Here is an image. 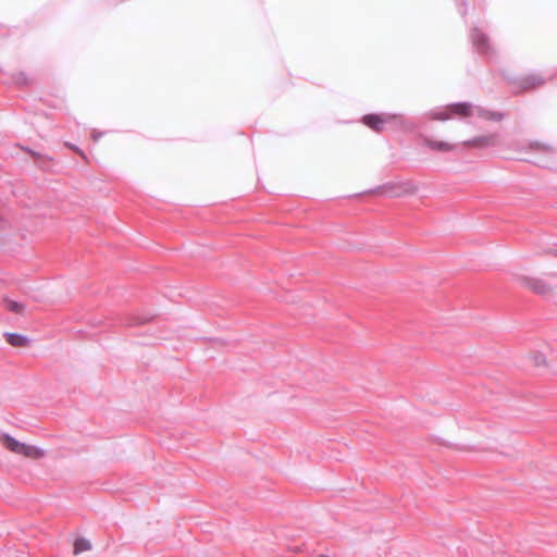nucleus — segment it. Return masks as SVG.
Here are the masks:
<instances>
[{
    "instance_id": "2eb2a0df",
    "label": "nucleus",
    "mask_w": 557,
    "mask_h": 557,
    "mask_svg": "<svg viewBox=\"0 0 557 557\" xmlns=\"http://www.w3.org/2000/svg\"><path fill=\"white\" fill-rule=\"evenodd\" d=\"M91 548V544L88 540L77 539L74 542V554L78 555L83 552L89 550Z\"/></svg>"
},
{
    "instance_id": "4468645a",
    "label": "nucleus",
    "mask_w": 557,
    "mask_h": 557,
    "mask_svg": "<svg viewBox=\"0 0 557 557\" xmlns=\"http://www.w3.org/2000/svg\"><path fill=\"white\" fill-rule=\"evenodd\" d=\"M478 115L485 120L495 121V122H499L504 117V115L500 112L488 111V110H483V109L478 111Z\"/></svg>"
},
{
    "instance_id": "1a4fd4ad",
    "label": "nucleus",
    "mask_w": 557,
    "mask_h": 557,
    "mask_svg": "<svg viewBox=\"0 0 557 557\" xmlns=\"http://www.w3.org/2000/svg\"><path fill=\"white\" fill-rule=\"evenodd\" d=\"M543 84H544V79L541 76L535 75V74L525 76L520 82V86L523 89H533V88L539 87V86H541Z\"/></svg>"
},
{
    "instance_id": "423d86ee",
    "label": "nucleus",
    "mask_w": 557,
    "mask_h": 557,
    "mask_svg": "<svg viewBox=\"0 0 557 557\" xmlns=\"http://www.w3.org/2000/svg\"><path fill=\"white\" fill-rule=\"evenodd\" d=\"M496 134L478 136L474 137L473 139L465 141L463 146L468 148H485L488 146H493L496 143Z\"/></svg>"
},
{
    "instance_id": "0eeeda50",
    "label": "nucleus",
    "mask_w": 557,
    "mask_h": 557,
    "mask_svg": "<svg viewBox=\"0 0 557 557\" xmlns=\"http://www.w3.org/2000/svg\"><path fill=\"white\" fill-rule=\"evenodd\" d=\"M527 149L530 152L542 153L545 156L553 154L555 152V149L552 145L537 140L529 143Z\"/></svg>"
},
{
    "instance_id": "9b49d317",
    "label": "nucleus",
    "mask_w": 557,
    "mask_h": 557,
    "mask_svg": "<svg viewBox=\"0 0 557 557\" xmlns=\"http://www.w3.org/2000/svg\"><path fill=\"white\" fill-rule=\"evenodd\" d=\"M5 338L13 347H25L28 345V338L17 333H7Z\"/></svg>"
},
{
    "instance_id": "9d476101",
    "label": "nucleus",
    "mask_w": 557,
    "mask_h": 557,
    "mask_svg": "<svg viewBox=\"0 0 557 557\" xmlns=\"http://www.w3.org/2000/svg\"><path fill=\"white\" fill-rule=\"evenodd\" d=\"M529 361L537 368L548 367V360L544 352L534 350L529 355Z\"/></svg>"
},
{
    "instance_id": "ddd939ff",
    "label": "nucleus",
    "mask_w": 557,
    "mask_h": 557,
    "mask_svg": "<svg viewBox=\"0 0 557 557\" xmlns=\"http://www.w3.org/2000/svg\"><path fill=\"white\" fill-rule=\"evenodd\" d=\"M3 304H4L5 309L11 311V312H14V313H17V314H21V313L24 312L25 306L23 304H21V302H17V301L12 300V299H4Z\"/></svg>"
},
{
    "instance_id": "39448f33",
    "label": "nucleus",
    "mask_w": 557,
    "mask_h": 557,
    "mask_svg": "<svg viewBox=\"0 0 557 557\" xmlns=\"http://www.w3.org/2000/svg\"><path fill=\"white\" fill-rule=\"evenodd\" d=\"M453 117L466 119L474 113V107L470 102H457L449 104Z\"/></svg>"
},
{
    "instance_id": "dca6fc26",
    "label": "nucleus",
    "mask_w": 557,
    "mask_h": 557,
    "mask_svg": "<svg viewBox=\"0 0 557 557\" xmlns=\"http://www.w3.org/2000/svg\"><path fill=\"white\" fill-rule=\"evenodd\" d=\"M69 147L73 149L76 153H78L83 159L87 160L85 153L78 147L72 145H69Z\"/></svg>"
},
{
    "instance_id": "f03ea898",
    "label": "nucleus",
    "mask_w": 557,
    "mask_h": 557,
    "mask_svg": "<svg viewBox=\"0 0 557 557\" xmlns=\"http://www.w3.org/2000/svg\"><path fill=\"white\" fill-rule=\"evenodd\" d=\"M0 442L2 446L11 453L21 455L28 459L37 460L45 456V451L41 448L22 443L8 434L2 435Z\"/></svg>"
},
{
    "instance_id": "7ed1b4c3",
    "label": "nucleus",
    "mask_w": 557,
    "mask_h": 557,
    "mask_svg": "<svg viewBox=\"0 0 557 557\" xmlns=\"http://www.w3.org/2000/svg\"><path fill=\"white\" fill-rule=\"evenodd\" d=\"M382 190L388 196L401 197L416 194L418 186L410 180L394 181L383 185Z\"/></svg>"
},
{
    "instance_id": "f3484780",
    "label": "nucleus",
    "mask_w": 557,
    "mask_h": 557,
    "mask_svg": "<svg viewBox=\"0 0 557 557\" xmlns=\"http://www.w3.org/2000/svg\"><path fill=\"white\" fill-rule=\"evenodd\" d=\"M554 256L557 257V250L554 251Z\"/></svg>"
},
{
    "instance_id": "20e7f679",
    "label": "nucleus",
    "mask_w": 557,
    "mask_h": 557,
    "mask_svg": "<svg viewBox=\"0 0 557 557\" xmlns=\"http://www.w3.org/2000/svg\"><path fill=\"white\" fill-rule=\"evenodd\" d=\"M396 115L392 114H368L362 117L364 125L375 132H382L385 124L396 120Z\"/></svg>"
},
{
    "instance_id": "f257e3e1",
    "label": "nucleus",
    "mask_w": 557,
    "mask_h": 557,
    "mask_svg": "<svg viewBox=\"0 0 557 557\" xmlns=\"http://www.w3.org/2000/svg\"><path fill=\"white\" fill-rule=\"evenodd\" d=\"M511 277L515 283L541 297H550L556 293V287L545 277L535 276L521 270L511 272Z\"/></svg>"
},
{
    "instance_id": "f8f14e48",
    "label": "nucleus",
    "mask_w": 557,
    "mask_h": 557,
    "mask_svg": "<svg viewBox=\"0 0 557 557\" xmlns=\"http://www.w3.org/2000/svg\"><path fill=\"white\" fill-rule=\"evenodd\" d=\"M453 117L449 104L431 113V119L435 121H447Z\"/></svg>"
},
{
    "instance_id": "6e6552de",
    "label": "nucleus",
    "mask_w": 557,
    "mask_h": 557,
    "mask_svg": "<svg viewBox=\"0 0 557 557\" xmlns=\"http://www.w3.org/2000/svg\"><path fill=\"white\" fill-rule=\"evenodd\" d=\"M425 145L431 150L442 151V152L451 151L455 148L454 144H450V143L444 141V140H436V139H425Z\"/></svg>"
}]
</instances>
